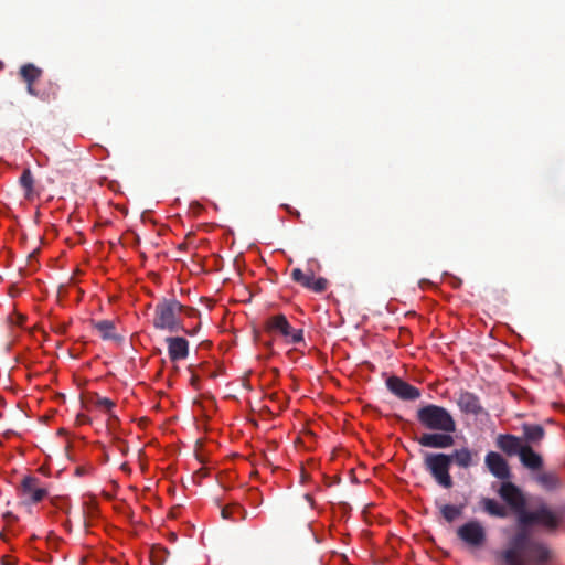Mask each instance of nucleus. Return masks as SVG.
Listing matches in <instances>:
<instances>
[{"label": "nucleus", "instance_id": "f3484780", "mask_svg": "<svg viewBox=\"0 0 565 565\" xmlns=\"http://www.w3.org/2000/svg\"><path fill=\"white\" fill-rule=\"evenodd\" d=\"M480 505L491 516L504 519L509 515L508 509L494 499L483 498Z\"/></svg>", "mask_w": 565, "mask_h": 565}, {"label": "nucleus", "instance_id": "39448f33", "mask_svg": "<svg viewBox=\"0 0 565 565\" xmlns=\"http://www.w3.org/2000/svg\"><path fill=\"white\" fill-rule=\"evenodd\" d=\"M500 498L509 505V508L518 514V521L526 511V499L521 489L510 481H503L498 490Z\"/></svg>", "mask_w": 565, "mask_h": 565}, {"label": "nucleus", "instance_id": "2eb2a0df", "mask_svg": "<svg viewBox=\"0 0 565 565\" xmlns=\"http://www.w3.org/2000/svg\"><path fill=\"white\" fill-rule=\"evenodd\" d=\"M457 405L466 414L477 416L483 413L479 397L471 392H461L458 396Z\"/></svg>", "mask_w": 565, "mask_h": 565}, {"label": "nucleus", "instance_id": "cd10ccee", "mask_svg": "<svg viewBox=\"0 0 565 565\" xmlns=\"http://www.w3.org/2000/svg\"><path fill=\"white\" fill-rule=\"evenodd\" d=\"M94 404L96 407L104 409L108 414H110L111 409L115 407V403L111 399L107 397H100L98 395H96Z\"/></svg>", "mask_w": 565, "mask_h": 565}, {"label": "nucleus", "instance_id": "7c9ffc66", "mask_svg": "<svg viewBox=\"0 0 565 565\" xmlns=\"http://www.w3.org/2000/svg\"><path fill=\"white\" fill-rule=\"evenodd\" d=\"M196 382H198V379H196V376H194V375H193V376H192V379H191V383H192V385H195V384H196Z\"/></svg>", "mask_w": 565, "mask_h": 565}, {"label": "nucleus", "instance_id": "9d476101", "mask_svg": "<svg viewBox=\"0 0 565 565\" xmlns=\"http://www.w3.org/2000/svg\"><path fill=\"white\" fill-rule=\"evenodd\" d=\"M484 465L488 468V470L493 475L495 478L500 480H509L511 477V471L509 468V465L507 460L495 451H489L486 455L484 458Z\"/></svg>", "mask_w": 565, "mask_h": 565}, {"label": "nucleus", "instance_id": "ddd939ff", "mask_svg": "<svg viewBox=\"0 0 565 565\" xmlns=\"http://www.w3.org/2000/svg\"><path fill=\"white\" fill-rule=\"evenodd\" d=\"M168 355L171 362L185 360L189 356V341L183 337L166 338Z\"/></svg>", "mask_w": 565, "mask_h": 565}, {"label": "nucleus", "instance_id": "f8f14e48", "mask_svg": "<svg viewBox=\"0 0 565 565\" xmlns=\"http://www.w3.org/2000/svg\"><path fill=\"white\" fill-rule=\"evenodd\" d=\"M452 433H424L417 441L420 446L427 448L446 449L455 444Z\"/></svg>", "mask_w": 565, "mask_h": 565}, {"label": "nucleus", "instance_id": "0eeeda50", "mask_svg": "<svg viewBox=\"0 0 565 565\" xmlns=\"http://www.w3.org/2000/svg\"><path fill=\"white\" fill-rule=\"evenodd\" d=\"M458 537L470 547L479 548L487 540L486 529L479 521H469L457 529Z\"/></svg>", "mask_w": 565, "mask_h": 565}, {"label": "nucleus", "instance_id": "7ed1b4c3", "mask_svg": "<svg viewBox=\"0 0 565 565\" xmlns=\"http://www.w3.org/2000/svg\"><path fill=\"white\" fill-rule=\"evenodd\" d=\"M416 417L419 424L428 430L454 433L457 428L452 415L439 405L427 404L418 408Z\"/></svg>", "mask_w": 565, "mask_h": 565}, {"label": "nucleus", "instance_id": "a211bd4d", "mask_svg": "<svg viewBox=\"0 0 565 565\" xmlns=\"http://www.w3.org/2000/svg\"><path fill=\"white\" fill-rule=\"evenodd\" d=\"M221 515L225 520L233 522L244 521L247 518V511L238 503H231L221 509Z\"/></svg>", "mask_w": 565, "mask_h": 565}, {"label": "nucleus", "instance_id": "6e6552de", "mask_svg": "<svg viewBox=\"0 0 565 565\" xmlns=\"http://www.w3.org/2000/svg\"><path fill=\"white\" fill-rule=\"evenodd\" d=\"M19 491L24 503L28 504L39 503L47 495V490L41 486V480L33 476H25L22 479Z\"/></svg>", "mask_w": 565, "mask_h": 565}, {"label": "nucleus", "instance_id": "1a4fd4ad", "mask_svg": "<svg viewBox=\"0 0 565 565\" xmlns=\"http://www.w3.org/2000/svg\"><path fill=\"white\" fill-rule=\"evenodd\" d=\"M386 387L393 395L403 401H415L422 395L417 387L395 375L387 377Z\"/></svg>", "mask_w": 565, "mask_h": 565}, {"label": "nucleus", "instance_id": "c756f323", "mask_svg": "<svg viewBox=\"0 0 565 565\" xmlns=\"http://www.w3.org/2000/svg\"><path fill=\"white\" fill-rule=\"evenodd\" d=\"M28 92H29L31 95H36V93L34 92V88H33V84H28Z\"/></svg>", "mask_w": 565, "mask_h": 565}, {"label": "nucleus", "instance_id": "dca6fc26", "mask_svg": "<svg viewBox=\"0 0 565 565\" xmlns=\"http://www.w3.org/2000/svg\"><path fill=\"white\" fill-rule=\"evenodd\" d=\"M519 457L521 463L530 470H540L543 467L541 455L535 452L529 444L525 445Z\"/></svg>", "mask_w": 565, "mask_h": 565}, {"label": "nucleus", "instance_id": "b1692460", "mask_svg": "<svg viewBox=\"0 0 565 565\" xmlns=\"http://www.w3.org/2000/svg\"><path fill=\"white\" fill-rule=\"evenodd\" d=\"M440 513L447 522L451 523L462 514V507L444 504L443 507H440Z\"/></svg>", "mask_w": 565, "mask_h": 565}, {"label": "nucleus", "instance_id": "412c9836", "mask_svg": "<svg viewBox=\"0 0 565 565\" xmlns=\"http://www.w3.org/2000/svg\"><path fill=\"white\" fill-rule=\"evenodd\" d=\"M536 481L546 490H554L561 483L559 478L555 472H541L536 476Z\"/></svg>", "mask_w": 565, "mask_h": 565}, {"label": "nucleus", "instance_id": "4468645a", "mask_svg": "<svg viewBox=\"0 0 565 565\" xmlns=\"http://www.w3.org/2000/svg\"><path fill=\"white\" fill-rule=\"evenodd\" d=\"M525 445L520 437L511 434H500L495 439V446L509 457L519 456Z\"/></svg>", "mask_w": 565, "mask_h": 565}, {"label": "nucleus", "instance_id": "423d86ee", "mask_svg": "<svg viewBox=\"0 0 565 565\" xmlns=\"http://www.w3.org/2000/svg\"><path fill=\"white\" fill-rule=\"evenodd\" d=\"M266 330L269 332L280 333L288 343L297 344L303 341V332L301 329H294L286 316L276 315L266 321Z\"/></svg>", "mask_w": 565, "mask_h": 565}, {"label": "nucleus", "instance_id": "9b49d317", "mask_svg": "<svg viewBox=\"0 0 565 565\" xmlns=\"http://www.w3.org/2000/svg\"><path fill=\"white\" fill-rule=\"evenodd\" d=\"M448 457L451 463L454 462L460 469H469L477 466L480 460L479 451L468 447L455 449L451 454H448Z\"/></svg>", "mask_w": 565, "mask_h": 565}, {"label": "nucleus", "instance_id": "393cba45", "mask_svg": "<svg viewBox=\"0 0 565 565\" xmlns=\"http://www.w3.org/2000/svg\"><path fill=\"white\" fill-rule=\"evenodd\" d=\"M20 185L25 190V196L29 198L33 191L34 179L30 169H25L20 177Z\"/></svg>", "mask_w": 565, "mask_h": 565}, {"label": "nucleus", "instance_id": "4be33fe9", "mask_svg": "<svg viewBox=\"0 0 565 565\" xmlns=\"http://www.w3.org/2000/svg\"><path fill=\"white\" fill-rule=\"evenodd\" d=\"M20 75L26 84H33L42 75V70L33 64H25L20 68Z\"/></svg>", "mask_w": 565, "mask_h": 565}, {"label": "nucleus", "instance_id": "f03ea898", "mask_svg": "<svg viewBox=\"0 0 565 565\" xmlns=\"http://www.w3.org/2000/svg\"><path fill=\"white\" fill-rule=\"evenodd\" d=\"M184 306L175 298H163L154 306L152 326L157 330L168 331L170 333H177L184 331L189 334H193L185 330L181 315Z\"/></svg>", "mask_w": 565, "mask_h": 565}, {"label": "nucleus", "instance_id": "20e7f679", "mask_svg": "<svg viewBox=\"0 0 565 565\" xmlns=\"http://www.w3.org/2000/svg\"><path fill=\"white\" fill-rule=\"evenodd\" d=\"M451 465L448 454L426 452L424 455V469L429 472L437 484L444 489H450L454 486V481L450 476Z\"/></svg>", "mask_w": 565, "mask_h": 565}, {"label": "nucleus", "instance_id": "f257e3e1", "mask_svg": "<svg viewBox=\"0 0 565 565\" xmlns=\"http://www.w3.org/2000/svg\"><path fill=\"white\" fill-rule=\"evenodd\" d=\"M563 508L551 509L546 504L539 505L533 511L523 513L520 518L521 529L512 536L501 557L507 565L542 564L548 561L550 550L541 542L531 537L525 526L539 524L547 531H555L564 521Z\"/></svg>", "mask_w": 565, "mask_h": 565}, {"label": "nucleus", "instance_id": "5701e85b", "mask_svg": "<svg viewBox=\"0 0 565 565\" xmlns=\"http://www.w3.org/2000/svg\"><path fill=\"white\" fill-rule=\"evenodd\" d=\"M168 556H169V551L166 547H163L161 545L152 546L151 552H150L151 565H164Z\"/></svg>", "mask_w": 565, "mask_h": 565}, {"label": "nucleus", "instance_id": "c85d7f7f", "mask_svg": "<svg viewBox=\"0 0 565 565\" xmlns=\"http://www.w3.org/2000/svg\"><path fill=\"white\" fill-rule=\"evenodd\" d=\"M182 313H185L189 317H193V316H195L198 313V310L192 308V307H185L184 306V309H183Z\"/></svg>", "mask_w": 565, "mask_h": 565}, {"label": "nucleus", "instance_id": "a878e982", "mask_svg": "<svg viewBox=\"0 0 565 565\" xmlns=\"http://www.w3.org/2000/svg\"><path fill=\"white\" fill-rule=\"evenodd\" d=\"M312 271H310V274H305L300 268H295L291 271V278L302 287L308 288L312 280Z\"/></svg>", "mask_w": 565, "mask_h": 565}, {"label": "nucleus", "instance_id": "bb28decb", "mask_svg": "<svg viewBox=\"0 0 565 565\" xmlns=\"http://www.w3.org/2000/svg\"><path fill=\"white\" fill-rule=\"evenodd\" d=\"M328 287V280L323 277H319L317 279H315V277L312 276V280H311V284L310 286H308L307 289H310L315 292H323Z\"/></svg>", "mask_w": 565, "mask_h": 565}, {"label": "nucleus", "instance_id": "6ab92c4d", "mask_svg": "<svg viewBox=\"0 0 565 565\" xmlns=\"http://www.w3.org/2000/svg\"><path fill=\"white\" fill-rule=\"evenodd\" d=\"M93 327L96 329L102 339L104 340H116V327L114 321L111 320H99V321H93Z\"/></svg>", "mask_w": 565, "mask_h": 565}, {"label": "nucleus", "instance_id": "aec40b11", "mask_svg": "<svg viewBox=\"0 0 565 565\" xmlns=\"http://www.w3.org/2000/svg\"><path fill=\"white\" fill-rule=\"evenodd\" d=\"M524 438L527 443L536 444L544 437V428L540 425L524 424L523 427Z\"/></svg>", "mask_w": 565, "mask_h": 565}]
</instances>
